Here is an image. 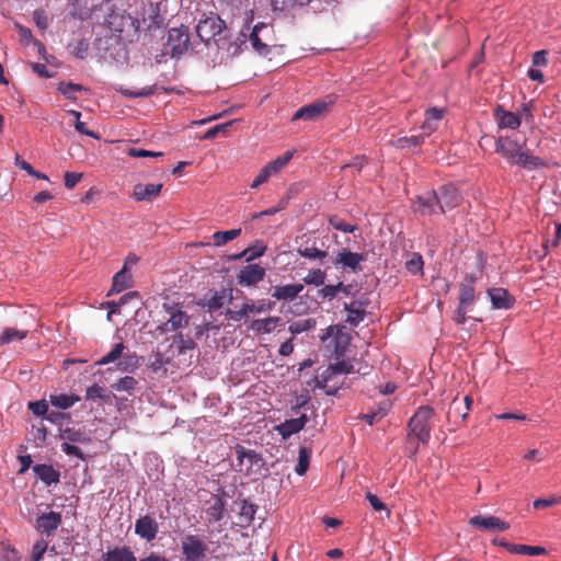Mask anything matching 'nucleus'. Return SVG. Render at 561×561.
<instances>
[{"instance_id":"nucleus-54","label":"nucleus","mask_w":561,"mask_h":561,"mask_svg":"<svg viewBox=\"0 0 561 561\" xmlns=\"http://www.w3.org/2000/svg\"><path fill=\"white\" fill-rule=\"evenodd\" d=\"M249 460L248 469H250L253 462L257 461V454L254 450H245L243 447L237 448V460L240 467L243 466L244 460Z\"/></svg>"},{"instance_id":"nucleus-27","label":"nucleus","mask_w":561,"mask_h":561,"mask_svg":"<svg viewBox=\"0 0 561 561\" xmlns=\"http://www.w3.org/2000/svg\"><path fill=\"white\" fill-rule=\"evenodd\" d=\"M313 0H271L273 12L288 14L310 4Z\"/></svg>"},{"instance_id":"nucleus-19","label":"nucleus","mask_w":561,"mask_h":561,"mask_svg":"<svg viewBox=\"0 0 561 561\" xmlns=\"http://www.w3.org/2000/svg\"><path fill=\"white\" fill-rule=\"evenodd\" d=\"M367 301L353 300L344 305V310L347 312L346 322L352 327H357L366 316Z\"/></svg>"},{"instance_id":"nucleus-8","label":"nucleus","mask_w":561,"mask_h":561,"mask_svg":"<svg viewBox=\"0 0 561 561\" xmlns=\"http://www.w3.org/2000/svg\"><path fill=\"white\" fill-rule=\"evenodd\" d=\"M293 158V152L287 151L282 157L268 162L261 169L251 184V188H257L263 183L267 182L273 175H276Z\"/></svg>"},{"instance_id":"nucleus-44","label":"nucleus","mask_w":561,"mask_h":561,"mask_svg":"<svg viewBox=\"0 0 561 561\" xmlns=\"http://www.w3.org/2000/svg\"><path fill=\"white\" fill-rule=\"evenodd\" d=\"M87 400H96L100 399L104 402L111 401V394L106 393L105 389L98 383L90 386L85 391Z\"/></svg>"},{"instance_id":"nucleus-13","label":"nucleus","mask_w":561,"mask_h":561,"mask_svg":"<svg viewBox=\"0 0 561 561\" xmlns=\"http://www.w3.org/2000/svg\"><path fill=\"white\" fill-rule=\"evenodd\" d=\"M330 104L331 102L325 101L313 102L296 111L291 119L316 121L328 113Z\"/></svg>"},{"instance_id":"nucleus-26","label":"nucleus","mask_w":561,"mask_h":561,"mask_svg":"<svg viewBox=\"0 0 561 561\" xmlns=\"http://www.w3.org/2000/svg\"><path fill=\"white\" fill-rule=\"evenodd\" d=\"M304 285L300 283L275 286L272 291V297L276 300H294L304 290Z\"/></svg>"},{"instance_id":"nucleus-64","label":"nucleus","mask_w":561,"mask_h":561,"mask_svg":"<svg viewBox=\"0 0 561 561\" xmlns=\"http://www.w3.org/2000/svg\"><path fill=\"white\" fill-rule=\"evenodd\" d=\"M83 174L78 172H66L65 173V186L68 190L73 188L82 179Z\"/></svg>"},{"instance_id":"nucleus-32","label":"nucleus","mask_w":561,"mask_h":561,"mask_svg":"<svg viewBox=\"0 0 561 561\" xmlns=\"http://www.w3.org/2000/svg\"><path fill=\"white\" fill-rule=\"evenodd\" d=\"M425 138L426 137L423 134L410 137L404 136L396 140H391L389 144L394 148L404 150L410 149L412 147H420L424 142Z\"/></svg>"},{"instance_id":"nucleus-29","label":"nucleus","mask_w":561,"mask_h":561,"mask_svg":"<svg viewBox=\"0 0 561 561\" xmlns=\"http://www.w3.org/2000/svg\"><path fill=\"white\" fill-rule=\"evenodd\" d=\"M103 561H137L129 547H116L103 554Z\"/></svg>"},{"instance_id":"nucleus-23","label":"nucleus","mask_w":561,"mask_h":561,"mask_svg":"<svg viewBox=\"0 0 561 561\" xmlns=\"http://www.w3.org/2000/svg\"><path fill=\"white\" fill-rule=\"evenodd\" d=\"M494 309H511L515 304V298L504 288H492L488 291Z\"/></svg>"},{"instance_id":"nucleus-38","label":"nucleus","mask_w":561,"mask_h":561,"mask_svg":"<svg viewBox=\"0 0 561 561\" xmlns=\"http://www.w3.org/2000/svg\"><path fill=\"white\" fill-rule=\"evenodd\" d=\"M225 505V501L221 497L216 496L211 505L206 511L209 520H221L224 517Z\"/></svg>"},{"instance_id":"nucleus-62","label":"nucleus","mask_w":561,"mask_h":561,"mask_svg":"<svg viewBox=\"0 0 561 561\" xmlns=\"http://www.w3.org/2000/svg\"><path fill=\"white\" fill-rule=\"evenodd\" d=\"M28 409L37 416H43L48 411V404L45 400L28 403Z\"/></svg>"},{"instance_id":"nucleus-25","label":"nucleus","mask_w":561,"mask_h":561,"mask_svg":"<svg viewBox=\"0 0 561 561\" xmlns=\"http://www.w3.org/2000/svg\"><path fill=\"white\" fill-rule=\"evenodd\" d=\"M33 472L46 485L57 484L60 481V472L50 465H35L33 466Z\"/></svg>"},{"instance_id":"nucleus-51","label":"nucleus","mask_w":561,"mask_h":561,"mask_svg":"<svg viewBox=\"0 0 561 561\" xmlns=\"http://www.w3.org/2000/svg\"><path fill=\"white\" fill-rule=\"evenodd\" d=\"M61 439L72 443H87L89 437L80 430L66 428L61 434Z\"/></svg>"},{"instance_id":"nucleus-16","label":"nucleus","mask_w":561,"mask_h":561,"mask_svg":"<svg viewBox=\"0 0 561 561\" xmlns=\"http://www.w3.org/2000/svg\"><path fill=\"white\" fill-rule=\"evenodd\" d=\"M158 529V523L153 517L149 515L139 517L135 523L136 535H138L140 538L147 541H152L153 539H156Z\"/></svg>"},{"instance_id":"nucleus-7","label":"nucleus","mask_w":561,"mask_h":561,"mask_svg":"<svg viewBox=\"0 0 561 561\" xmlns=\"http://www.w3.org/2000/svg\"><path fill=\"white\" fill-rule=\"evenodd\" d=\"M226 27L225 21L218 15H210L201 20L196 26V34L202 42L208 43L219 35Z\"/></svg>"},{"instance_id":"nucleus-36","label":"nucleus","mask_w":561,"mask_h":561,"mask_svg":"<svg viewBox=\"0 0 561 561\" xmlns=\"http://www.w3.org/2000/svg\"><path fill=\"white\" fill-rule=\"evenodd\" d=\"M80 401V397L76 394H51L50 396V403L58 408V409H69L71 408L76 402Z\"/></svg>"},{"instance_id":"nucleus-53","label":"nucleus","mask_w":561,"mask_h":561,"mask_svg":"<svg viewBox=\"0 0 561 561\" xmlns=\"http://www.w3.org/2000/svg\"><path fill=\"white\" fill-rule=\"evenodd\" d=\"M309 458H310V450L306 447H301L299 449V458L298 463L295 468V471L299 476H304L308 468H309Z\"/></svg>"},{"instance_id":"nucleus-35","label":"nucleus","mask_w":561,"mask_h":561,"mask_svg":"<svg viewBox=\"0 0 561 561\" xmlns=\"http://www.w3.org/2000/svg\"><path fill=\"white\" fill-rule=\"evenodd\" d=\"M138 367V357L135 353H124L116 363V369L122 373H131Z\"/></svg>"},{"instance_id":"nucleus-59","label":"nucleus","mask_w":561,"mask_h":561,"mask_svg":"<svg viewBox=\"0 0 561 561\" xmlns=\"http://www.w3.org/2000/svg\"><path fill=\"white\" fill-rule=\"evenodd\" d=\"M561 504V496H551L548 499H537L534 501V507L536 510L546 508L549 506Z\"/></svg>"},{"instance_id":"nucleus-31","label":"nucleus","mask_w":561,"mask_h":561,"mask_svg":"<svg viewBox=\"0 0 561 561\" xmlns=\"http://www.w3.org/2000/svg\"><path fill=\"white\" fill-rule=\"evenodd\" d=\"M469 415V408L462 405L461 400L458 397H455L449 405L447 412V419L454 420V422L466 421Z\"/></svg>"},{"instance_id":"nucleus-47","label":"nucleus","mask_w":561,"mask_h":561,"mask_svg":"<svg viewBox=\"0 0 561 561\" xmlns=\"http://www.w3.org/2000/svg\"><path fill=\"white\" fill-rule=\"evenodd\" d=\"M265 250H266V247L262 245V244L259 247L247 248L242 252L234 254L232 256V259L240 260L242 257H245L247 261H252L254 259L262 256L264 254Z\"/></svg>"},{"instance_id":"nucleus-4","label":"nucleus","mask_w":561,"mask_h":561,"mask_svg":"<svg viewBox=\"0 0 561 561\" xmlns=\"http://www.w3.org/2000/svg\"><path fill=\"white\" fill-rule=\"evenodd\" d=\"M167 48L172 57H180L190 48V35L187 26L173 27L169 30Z\"/></svg>"},{"instance_id":"nucleus-2","label":"nucleus","mask_w":561,"mask_h":561,"mask_svg":"<svg viewBox=\"0 0 561 561\" xmlns=\"http://www.w3.org/2000/svg\"><path fill=\"white\" fill-rule=\"evenodd\" d=\"M436 416L435 410L430 405H421L408 423L409 435L415 436L423 445L431 438L432 422Z\"/></svg>"},{"instance_id":"nucleus-22","label":"nucleus","mask_w":561,"mask_h":561,"mask_svg":"<svg viewBox=\"0 0 561 561\" xmlns=\"http://www.w3.org/2000/svg\"><path fill=\"white\" fill-rule=\"evenodd\" d=\"M495 121L499 128L517 129L522 124V117L517 114L497 106L494 111Z\"/></svg>"},{"instance_id":"nucleus-10","label":"nucleus","mask_w":561,"mask_h":561,"mask_svg":"<svg viewBox=\"0 0 561 561\" xmlns=\"http://www.w3.org/2000/svg\"><path fill=\"white\" fill-rule=\"evenodd\" d=\"M365 261L366 255L364 253L352 252L347 249H343L336 254L334 264L336 267L358 273L363 270L362 263Z\"/></svg>"},{"instance_id":"nucleus-40","label":"nucleus","mask_w":561,"mask_h":561,"mask_svg":"<svg viewBox=\"0 0 561 561\" xmlns=\"http://www.w3.org/2000/svg\"><path fill=\"white\" fill-rule=\"evenodd\" d=\"M240 234H241V229L240 228L231 229V230H226V231H216L213 234L214 244L216 247H221V245L228 243L229 241L234 240Z\"/></svg>"},{"instance_id":"nucleus-48","label":"nucleus","mask_w":561,"mask_h":561,"mask_svg":"<svg viewBox=\"0 0 561 561\" xmlns=\"http://www.w3.org/2000/svg\"><path fill=\"white\" fill-rule=\"evenodd\" d=\"M137 380L131 376H125L121 379H118L115 383H113L111 387L118 392L126 391L128 393H131L134 389L137 386Z\"/></svg>"},{"instance_id":"nucleus-55","label":"nucleus","mask_w":561,"mask_h":561,"mask_svg":"<svg viewBox=\"0 0 561 561\" xmlns=\"http://www.w3.org/2000/svg\"><path fill=\"white\" fill-rule=\"evenodd\" d=\"M423 264L424 263L422 256L420 254L414 253L413 256L407 261L405 267L411 274L416 275L419 273H422Z\"/></svg>"},{"instance_id":"nucleus-45","label":"nucleus","mask_w":561,"mask_h":561,"mask_svg":"<svg viewBox=\"0 0 561 561\" xmlns=\"http://www.w3.org/2000/svg\"><path fill=\"white\" fill-rule=\"evenodd\" d=\"M58 92L70 100H77L72 92H80L87 90L83 85L73 82H60L57 87Z\"/></svg>"},{"instance_id":"nucleus-9","label":"nucleus","mask_w":561,"mask_h":561,"mask_svg":"<svg viewBox=\"0 0 561 561\" xmlns=\"http://www.w3.org/2000/svg\"><path fill=\"white\" fill-rule=\"evenodd\" d=\"M468 523L482 531H506L511 527L510 523L494 515H476Z\"/></svg>"},{"instance_id":"nucleus-33","label":"nucleus","mask_w":561,"mask_h":561,"mask_svg":"<svg viewBox=\"0 0 561 561\" xmlns=\"http://www.w3.org/2000/svg\"><path fill=\"white\" fill-rule=\"evenodd\" d=\"M196 343L190 336H184L182 333L174 335L171 347L176 350L178 355L186 354L187 351H193Z\"/></svg>"},{"instance_id":"nucleus-39","label":"nucleus","mask_w":561,"mask_h":561,"mask_svg":"<svg viewBox=\"0 0 561 561\" xmlns=\"http://www.w3.org/2000/svg\"><path fill=\"white\" fill-rule=\"evenodd\" d=\"M256 512V506L247 500H243L240 506L239 518L241 520V525L249 526L253 519Z\"/></svg>"},{"instance_id":"nucleus-43","label":"nucleus","mask_w":561,"mask_h":561,"mask_svg":"<svg viewBox=\"0 0 561 561\" xmlns=\"http://www.w3.org/2000/svg\"><path fill=\"white\" fill-rule=\"evenodd\" d=\"M546 552V548L539 546L515 545V547H512V553L514 554L541 556Z\"/></svg>"},{"instance_id":"nucleus-42","label":"nucleus","mask_w":561,"mask_h":561,"mask_svg":"<svg viewBox=\"0 0 561 561\" xmlns=\"http://www.w3.org/2000/svg\"><path fill=\"white\" fill-rule=\"evenodd\" d=\"M388 411H389V405L388 404L380 405V407H378L377 410H374V411L368 412V413L360 414L359 419L364 420L369 425H373L376 422H378L381 419H383L387 415Z\"/></svg>"},{"instance_id":"nucleus-18","label":"nucleus","mask_w":561,"mask_h":561,"mask_svg":"<svg viewBox=\"0 0 561 561\" xmlns=\"http://www.w3.org/2000/svg\"><path fill=\"white\" fill-rule=\"evenodd\" d=\"M477 277L473 274L465 275L459 285V304L462 306H472L476 300L474 283Z\"/></svg>"},{"instance_id":"nucleus-41","label":"nucleus","mask_w":561,"mask_h":561,"mask_svg":"<svg viewBox=\"0 0 561 561\" xmlns=\"http://www.w3.org/2000/svg\"><path fill=\"white\" fill-rule=\"evenodd\" d=\"M27 336V331L18 330L15 328H5L0 334V346L11 343L15 340H24Z\"/></svg>"},{"instance_id":"nucleus-49","label":"nucleus","mask_w":561,"mask_h":561,"mask_svg":"<svg viewBox=\"0 0 561 561\" xmlns=\"http://www.w3.org/2000/svg\"><path fill=\"white\" fill-rule=\"evenodd\" d=\"M329 224L335 230H340V231H343L345 233H353L355 230H357V226L356 225L347 224L344 219H342L337 215L330 216Z\"/></svg>"},{"instance_id":"nucleus-61","label":"nucleus","mask_w":561,"mask_h":561,"mask_svg":"<svg viewBox=\"0 0 561 561\" xmlns=\"http://www.w3.org/2000/svg\"><path fill=\"white\" fill-rule=\"evenodd\" d=\"M127 154L133 158L161 157L162 152L149 151L140 148H129Z\"/></svg>"},{"instance_id":"nucleus-50","label":"nucleus","mask_w":561,"mask_h":561,"mask_svg":"<svg viewBox=\"0 0 561 561\" xmlns=\"http://www.w3.org/2000/svg\"><path fill=\"white\" fill-rule=\"evenodd\" d=\"M325 278L327 274L324 271L314 268L308 272V274L304 277V282L307 285L321 286L324 285Z\"/></svg>"},{"instance_id":"nucleus-37","label":"nucleus","mask_w":561,"mask_h":561,"mask_svg":"<svg viewBox=\"0 0 561 561\" xmlns=\"http://www.w3.org/2000/svg\"><path fill=\"white\" fill-rule=\"evenodd\" d=\"M125 348L126 347L123 342L116 343L113 346V348L106 355H104L102 358L95 362V364L99 366H103L110 363H117L119 358L124 355Z\"/></svg>"},{"instance_id":"nucleus-14","label":"nucleus","mask_w":561,"mask_h":561,"mask_svg":"<svg viewBox=\"0 0 561 561\" xmlns=\"http://www.w3.org/2000/svg\"><path fill=\"white\" fill-rule=\"evenodd\" d=\"M62 523L61 514L58 512L50 511L43 513L36 518L35 528L46 536H54L58 527Z\"/></svg>"},{"instance_id":"nucleus-63","label":"nucleus","mask_w":561,"mask_h":561,"mask_svg":"<svg viewBox=\"0 0 561 561\" xmlns=\"http://www.w3.org/2000/svg\"><path fill=\"white\" fill-rule=\"evenodd\" d=\"M533 102L523 103L517 111V115L522 117V121L529 123L533 121Z\"/></svg>"},{"instance_id":"nucleus-34","label":"nucleus","mask_w":561,"mask_h":561,"mask_svg":"<svg viewBox=\"0 0 561 561\" xmlns=\"http://www.w3.org/2000/svg\"><path fill=\"white\" fill-rule=\"evenodd\" d=\"M107 24L112 31L122 33L124 31L125 25L133 24V19L130 15H124L113 12L107 18Z\"/></svg>"},{"instance_id":"nucleus-1","label":"nucleus","mask_w":561,"mask_h":561,"mask_svg":"<svg viewBox=\"0 0 561 561\" xmlns=\"http://www.w3.org/2000/svg\"><path fill=\"white\" fill-rule=\"evenodd\" d=\"M526 140L519 142L511 136L499 137L495 140V152L501 154L510 164L526 170H536L546 167L545 161L531 154L526 148Z\"/></svg>"},{"instance_id":"nucleus-3","label":"nucleus","mask_w":561,"mask_h":561,"mask_svg":"<svg viewBox=\"0 0 561 561\" xmlns=\"http://www.w3.org/2000/svg\"><path fill=\"white\" fill-rule=\"evenodd\" d=\"M208 547L196 535H186L181 542V551L184 561H205Z\"/></svg>"},{"instance_id":"nucleus-12","label":"nucleus","mask_w":561,"mask_h":561,"mask_svg":"<svg viewBox=\"0 0 561 561\" xmlns=\"http://www.w3.org/2000/svg\"><path fill=\"white\" fill-rule=\"evenodd\" d=\"M413 209L422 216H432L439 214V205L435 191L425 192L416 196L413 203Z\"/></svg>"},{"instance_id":"nucleus-6","label":"nucleus","mask_w":561,"mask_h":561,"mask_svg":"<svg viewBox=\"0 0 561 561\" xmlns=\"http://www.w3.org/2000/svg\"><path fill=\"white\" fill-rule=\"evenodd\" d=\"M353 371V365L346 360L336 362L331 364L325 371L321 375V379L317 380V387L325 389L327 394H335L339 387H330L329 382L337 375L350 374Z\"/></svg>"},{"instance_id":"nucleus-5","label":"nucleus","mask_w":561,"mask_h":561,"mask_svg":"<svg viewBox=\"0 0 561 561\" xmlns=\"http://www.w3.org/2000/svg\"><path fill=\"white\" fill-rule=\"evenodd\" d=\"M163 308L169 314V319L156 328L154 331L159 335H162L170 331H176L188 325L190 317L187 316L186 312L168 304H163Z\"/></svg>"},{"instance_id":"nucleus-60","label":"nucleus","mask_w":561,"mask_h":561,"mask_svg":"<svg viewBox=\"0 0 561 561\" xmlns=\"http://www.w3.org/2000/svg\"><path fill=\"white\" fill-rule=\"evenodd\" d=\"M244 306H247L249 313H262V312L271 310L273 308L274 304L273 302H268V304L247 302V304H244Z\"/></svg>"},{"instance_id":"nucleus-28","label":"nucleus","mask_w":561,"mask_h":561,"mask_svg":"<svg viewBox=\"0 0 561 561\" xmlns=\"http://www.w3.org/2000/svg\"><path fill=\"white\" fill-rule=\"evenodd\" d=\"M133 280L131 275L126 271V267H123L113 276V284L107 293V296H111L114 293H121L129 287H131Z\"/></svg>"},{"instance_id":"nucleus-30","label":"nucleus","mask_w":561,"mask_h":561,"mask_svg":"<svg viewBox=\"0 0 561 561\" xmlns=\"http://www.w3.org/2000/svg\"><path fill=\"white\" fill-rule=\"evenodd\" d=\"M280 321L279 317H268L265 319H256L252 321L250 329L253 330L257 334H268L271 333Z\"/></svg>"},{"instance_id":"nucleus-52","label":"nucleus","mask_w":561,"mask_h":561,"mask_svg":"<svg viewBox=\"0 0 561 561\" xmlns=\"http://www.w3.org/2000/svg\"><path fill=\"white\" fill-rule=\"evenodd\" d=\"M68 113L76 118L75 128H76V130L78 133L87 135V136L92 137L94 139H99V135L96 133H94L93 130L88 129L85 123L80 121V117H81V113L80 112L75 111V110H70V111H68Z\"/></svg>"},{"instance_id":"nucleus-57","label":"nucleus","mask_w":561,"mask_h":561,"mask_svg":"<svg viewBox=\"0 0 561 561\" xmlns=\"http://www.w3.org/2000/svg\"><path fill=\"white\" fill-rule=\"evenodd\" d=\"M48 548L47 541L44 539L37 540L32 548L31 559L32 561H41Z\"/></svg>"},{"instance_id":"nucleus-21","label":"nucleus","mask_w":561,"mask_h":561,"mask_svg":"<svg viewBox=\"0 0 561 561\" xmlns=\"http://www.w3.org/2000/svg\"><path fill=\"white\" fill-rule=\"evenodd\" d=\"M308 421V417L306 414H301L299 417L297 419H290V420H286L285 422L278 424L275 426V431L278 432V434L284 438V439H287L289 438L291 435L300 432L306 423Z\"/></svg>"},{"instance_id":"nucleus-11","label":"nucleus","mask_w":561,"mask_h":561,"mask_svg":"<svg viewBox=\"0 0 561 561\" xmlns=\"http://www.w3.org/2000/svg\"><path fill=\"white\" fill-rule=\"evenodd\" d=\"M436 192L437 202L439 205V214L454 209L461 202L459 191L451 185H443Z\"/></svg>"},{"instance_id":"nucleus-17","label":"nucleus","mask_w":561,"mask_h":561,"mask_svg":"<svg viewBox=\"0 0 561 561\" xmlns=\"http://www.w3.org/2000/svg\"><path fill=\"white\" fill-rule=\"evenodd\" d=\"M162 187L163 185L161 183H138L134 185L131 197L137 202H151L160 195Z\"/></svg>"},{"instance_id":"nucleus-15","label":"nucleus","mask_w":561,"mask_h":561,"mask_svg":"<svg viewBox=\"0 0 561 561\" xmlns=\"http://www.w3.org/2000/svg\"><path fill=\"white\" fill-rule=\"evenodd\" d=\"M266 271L259 264H249L242 267L238 275V284L241 286H254L264 279Z\"/></svg>"},{"instance_id":"nucleus-56","label":"nucleus","mask_w":561,"mask_h":561,"mask_svg":"<svg viewBox=\"0 0 561 561\" xmlns=\"http://www.w3.org/2000/svg\"><path fill=\"white\" fill-rule=\"evenodd\" d=\"M299 254L304 257H307V259H312V260H322L324 259L328 253L323 250H320L316 247H307L305 249H299Z\"/></svg>"},{"instance_id":"nucleus-46","label":"nucleus","mask_w":561,"mask_h":561,"mask_svg":"<svg viewBox=\"0 0 561 561\" xmlns=\"http://www.w3.org/2000/svg\"><path fill=\"white\" fill-rule=\"evenodd\" d=\"M316 327V320L308 318L291 322L288 327V330L291 334H299L306 331H309Z\"/></svg>"},{"instance_id":"nucleus-58","label":"nucleus","mask_w":561,"mask_h":561,"mask_svg":"<svg viewBox=\"0 0 561 561\" xmlns=\"http://www.w3.org/2000/svg\"><path fill=\"white\" fill-rule=\"evenodd\" d=\"M153 91H154V87H145L140 90H123L122 93L125 95V96H128V98H146V96H149L151 94H153Z\"/></svg>"},{"instance_id":"nucleus-20","label":"nucleus","mask_w":561,"mask_h":561,"mask_svg":"<svg viewBox=\"0 0 561 561\" xmlns=\"http://www.w3.org/2000/svg\"><path fill=\"white\" fill-rule=\"evenodd\" d=\"M444 115L445 108L430 107L425 111V119L421 125V129L424 131L423 135L425 137H428L438 128V124L443 119Z\"/></svg>"},{"instance_id":"nucleus-24","label":"nucleus","mask_w":561,"mask_h":561,"mask_svg":"<svg viewBox=\"0 0 561 561\" xmlns=\"http://www.w3.org/2000/svg\"><path fill=\"white\" fill-rule=\"evenodd\" d=\"M268 31V25L265 23H257L249 35V42L252 48L261 56H267L270 53V46L262 42L261 33Z\"/></svg>"}]
</instances>
